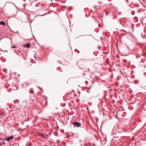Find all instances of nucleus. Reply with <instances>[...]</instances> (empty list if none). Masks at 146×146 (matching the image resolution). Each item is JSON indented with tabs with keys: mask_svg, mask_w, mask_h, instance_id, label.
Wrapping results in <instances>:
<instances>
[{
	"mask_svg": "<svg viewBox=\"0 0 146 146\" xmlns=\"http://www.w3.org/2000/svg\"><path fill=\"white\" fill-rule=\"evenodd\" d=\"M94 112V111H92V113H93Z\"/></svg>",
	"mask_w": 146,
	"mask_h": 146,
	"instance_id": "obj_17",
	"label": "nucleus"
},
{
	"mask_svg": "<svg viewBox=\"0 0 146 146\" xmlns=\"http://www.w3.org/2000/svg\"><path fill=\"white\" fill-rule=\"evenodd\" d=\"M13 136H11L9 137L6 138L5 139V140L7 141H9L10 140L13 139Z\"/></svg>",
	"mask_w": 146,
	"mask_h": 146,
	"instance_id": "obj_2",
	"label": "nucleus"
},
{
	"mask_svg": "<svg viewBox=\"0 0 146 146\" xmlns=\"http://www.w3.org/2000/svg\"><path fill=\"white\" fill-rule=\"evenodd\" d=\"M131 36L132 37H133V38H135V36H134V35H133L132 34H131Z\"/></svg>",
	"mask_w": 146,
	"mask_h": 146,
	"instance_id": "obj_7",
	"label": "nucleus"
},
{
	"mask_svg": "<svg viewBox=\"0 0 146 146\" xmlns=\"http://www.w3.org/2000/svg\"><path fill=\"white\" fill-rule=\"evenodd\" d=\"M138 11V12H141V10H138V11Z\"/></svg>",
	"mask_w": 146,
	"mask_h": 146,
	"instance_id": "obj_14",
	"label": "nucleus"
},
{
	"mask_svg": "<svg viewBox=\"0 0 146 146\" xmlns=\"http://www.w3.org/2000/svg\"><path fill=\"white\" fill-rule=\"evenodd\" d=\"M88 92H89V91L88 90L87 91Z\"/></svg>",
	"mask_w": 146,
	"mask_h": 146,
	"instance_id": "obj_19",
	"label": "nucleus"
},
{
	"mask_svg": "<svg viewBox=\"0 0 146 146\" xmlns=\"http://www.w3.org/2000/svg\"><path fill=\"white\" fill-rule=\"evenodd\" d=\"M134 29L133 28V27H132V31L133 32V31Z\"/></svg>",
	"mask_w": 146,
	"mask_h": 146,
	"instance_id": "obj_13",
	"label": "nucleus"
},
{
	"mask_svg": "<svg viewBox=\"0 0 146 146\" xmlns=\"http://www.w3.org/2000/svg\"><path fill=\"white\" fill-rule=\"evenodd\" d=\"M145 74H146V72H145Z\"/></svg>",
	"mask_w": 146,
	"mask_h": 146,
	"instance_id": "obj_20",
	"label": "nucleus"
},
{
	"mask_svg": "<svg viewBox=\"0 0 146 146\" xmlns=\"http://www.w3.org/2000/svg\"><path fill=\"white\" fill-rule=\"evenodd\" d=\"M0 25H5V24L4 21H1L0 22Z\"/></svg>",
	"mask_w": 146,
	"mask_h": 146,
	"instance_id": "obj_5",
	"label": "nucleus"
},
{
	"mask_svg": "<svg viewBox=\"0 0 146 146\" xmlns=\"http://www.w3.org/2000/svg\"><path fill=\"white\" fill-rule=\"evenodd\" d=\"M88 104L90 106H91L92 104V103L91 102H89L88 103Z\"/></svg>",
	"mask_w": 146,
	"mask_h": 146,
	"instance_id": "obj_8",
	"label": "nucleus"
},
{
	"mask_svg": "<svg viewBox=\"0 0 146 146\" xmlns=\"http://www.w3.org/2000/svg\"><path fill=\"white\" fill-rule=\"evenodd\" d=\"M39 135L41 136L42 137L44 136L42 134H40V135Z\"/></svg>",
	"mask_w": 146,
	"mask_h": 146,
	"instance_id": "obj_11",
	"label": "nucleus"
},
{
	"mask_svg": "<svg viewBox=\"0 0 146 146\" xmlns=\"http://www.w3.org/2000/svg\"><path fill=\"white\" fill-rule=\"evenodd\" d=\"M1 145V144L0 143V145Z\"/></svg>",
	"mask_w": 146,
	"mask_h": 146,
	"instance_id": "obj_18",
	"label": "nucleus"
},
{
	"mask_svg": "<svg viewBox=\"0 0 146 146\" xmlns=\"http://www.w3.org/2000/svg\"><path fill=\"white\" fill-rule=\"evenodd\" d=\"M134 26V25L133 24H132V27H133Z\"/></svg>",
	"mask_w": 146,
	"mask_h": 146,
	"instance_id": "obj_12",
	"label": "nucleus"
},
{
	"mask_svg": "<svg viewBox=\"0 0 146 146\" xmlns=\"http://www.w3.org/2000/svg\"><path fill=\"white\" fill-rule=\"evenodd\" d=\"M72 124L77 127H79L81 125V124L80 123L78 122H74L72 123Z\"/></svg>",
	"mask_w": 146,
	"mask_h": 146,
	"instance_id": "obj_1",
	"label": "nucleus"
},
{
	"mask_svg": "<svg viewBox=\"0 0 146 146\" xmlns=\"http://www.w3.org/2000/svg\"><path fill=\"white\" fill-rule=\"evenodd\" d=\"M30 84H28L27 82H25L23 84V85L25 86H26L27 87H28V85H29Z\"/></svg>",
	"mask_w": 146,
	"mask_h": 146,
	"instance_id": "obj_4",
	"label": "nucleus"
},
{
	"mask_svg": "<svg viewBox=\"0 0 146 146\" xmlns=\"http://www.w3.org/2000/svg\"><path fill=\"white\" fill-rule=\"evenodd\" d=\"M57 62H58V63H59L60 64H61V63L60 61H58Z\"/></svg>",
	"mask_w": 146,
	"mask_h": 146,
	"instance_id": "obj_15",
	"label": "nucleus"
},
{
	"mask_svg": "<svg viewBox=\"0 0 146 146\" xmlns=\"http://www.w3.org/2000/svg\"><path fill=\"white\" fill-rule=\"evenodd\" d=\"M60 142V141L59 140H57L56 141V143H59Z\"/></svg>",
	"mask_w": 146,
	"mask_h": 146,
	"instance_id": "obj_10",
	"label": "nucleus"
},
{
	"mask_svg": "<svg viewBox=\"0 0 146 146\" xmlns=\"http://www.w3.org/2000/svg\"><path fill=\"white\" fill-rule=\"evenodd\" d=\"M30 44L29 43H27L23 45V46L24 47H26L27 48H29L30 47Z\"/></svg>",
	"mask_w": 146,
	"mask_h": 146,
	"instance_id": "obj_3",
	"label": "nucleus"
},
{
	"mask_svg": "<svg viewBox=\"0 0 146 146\" xmlns=\"http://www.w3.org/2000/svg\"><path fill=\"white\" fill-rule=\"evenodd\" d=\"M121 14V12H119V15H120V14Z\"/></svg>",
	"mask_w": 146,
	"mask_h": 146,
	"instance_id": "obj_16",
	"label": "nucleus"
},
{
	"mask_svg": "<svg viewBox=\"0 0 146 146\" xmlns=\"http://www.w3.org/2000/svg\"><path fill=\"white\" fill-rule=\"evenodd\" d=\"M11 48H16V46L15 45H13L11 46Z\"/></svg>",
	"mask_w": 146,
	"mask_h": 146,
	"instance_id": "obj_9",
	"label": "nucleus"
},
{
	"mask_svg": "<svg viewBox=\"0 0 146 146\" xmlns=\"http://www.w3.org/2000/svg\"><path fill=\"white\" fill-rule=\"evenodd\" d=\"M29 92L30 93L33 94V93L34 92H33V90H32L29 91Z\"/></svg>",
	"mask_w": 146,
	"mask_h": 146,
	"instance_id": "obj_6",
	"label": "nucleus"
}]
</instances>
